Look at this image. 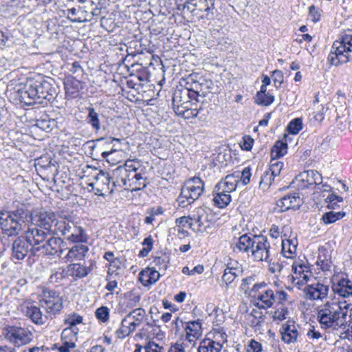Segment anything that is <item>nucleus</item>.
<instances>
[{
    "label": "nucleus",
    "instance_id": "1",
    "mask_svg": "<svg viewBox=\"0 0 352 352\" xmlns=\"http://www.w3.org/2000/svg\"><path fill=\"white\" fill-rule=\"evenodd\" d=\"M30 221L52 235H56V223L60 221V217L57 218L52 211H43L32 216L28 209L23 207L11 211L0 210L1 229L9 237L18 236Z\"/></svg>",
    "mask_w": 352,
    "mask_h": 352
},
{
    "label": "nucleus",
    "instance_id": "2",
    "mask_svg": "<svg viewBox=\"0 0 352 352\" xmlns=\"http://www.w3.org/2000/svg\"><path fill=\"white\" fill-rule=\"evenodd\" d=\"M348 306L340 302H327L318 311V320L324 329H345L347 324Z\"/></svg>",
    "mask_w": 352,
    "mask_h": 352
},
{
    "label": "nucleus",
    "instance_id": "3",
    "mask_svg": "<svg viewBox=\"0 0 352 352\" xmlns=\"http://www.w3.org/2000/svg\"><path fill=\"white\" fill-rule=\"evenodd\" d=\"M327 59L334 66L352 61V34L345 32L335 41Z\"/></svg>",
    "mask_w": 352,
    "mask_h": 352
},
{
    "label": "nucleus",
    "instance_id": "4",
    "mask_svg": "<svg viewBox=\"0 0 352 352\" xmlns=\"http://www.w3.org/2000/svg\"><path fill=\"white\" fill-rule=\"evenodd\" d=\"M56 236H65L72 243H86L88 240L85 230L67 217H60L57 223Z\"/></svg>",
    "mask_w": 352,
    "mask_h": 352
},
{
    "label": "nucleus",
    "instance_id": "5",
    "mask_svg": "<svg viewBox=\"0 0 352 352\" xmlns=\"http://www.w3.org/2000/svg\"><path fill=\"white\" fill-rule=\"evenodd\" d=\"M66 243L60 236H51L45 241L38 247H32V254L33 256H39L40 253L44 255H57L59 258L62 256L63 252L67 250Z\"/></svg>",
    "mask_w": 352,
    "mask_h": 352
},
{
    "label": "nucleus",
    "instance_id": "6",
    "mask_svg": "<svg viewBox=\"0 0 352 352\" xmlns=\"http://www.w3.org/2000/svg\"><path fill=\"white\" fill-rule=\"evenodd\" d=\"M41 86L39 80H29L24 87L17 91V98L21 103L27 106L34 104H42Z\"/></svg>",
    "mask_w": 352,
    "mask_h": 352
},
{
    "label": "nucleus",
    "instance_id": "7",
    "mask_svg": "<svg viewBox=\"0 0 352 352\" xmlns=\"http://www.w3.org/2000/svg\"><path fill=\"white\" fill-rule=\"evenodd\" d=\"M3 336L7 340L16 347L28 344L34 338V335L30 330L17 326H8L5 328Z\"/></svg>",
    "mask_w": 352,
    "mask_h": 352
},
{
    "label": "nucleus",
    "instance_id": "8",
    "mask_svg": "<svg viewBox=\"0 0 352 352\" xmlns=\"http://www.w3.org/2000/svg\"><path fill=\"white\" fill-rule=\"evenodd\" d=\"M40 302L51 318L52 316L58 314L63 307L62 297L57 292L54 290H45Z\"/></svg>",
    "mask_w": 352,
    "mask_h": 352
},
{
    "label": "nucleus",
    "instance_id": "9",
    "mask_svg": "<svg viewBox=\"0 0 352 352\" xmlns=\"http://www.w3.org/2000/svg\"><path fill=\"white\" fill-rule=\"evenodd\" d=\"M214 1L215 0H186L184 3L177 4V9L193 14H195V12L197 10L204 11L206 12V19L211 20L213 12H210V10L214 8Z\"/></svg>",
    "mask_w": 352,
    "mask_h": 352
},
{
    "label": "nucleus",
    "instance_id": "10",
    "mask_svg": "<svg viewBox=\"0 0 352 352\" xmlns=\"http://www.w3.org/2000/svg\"><path fill=\"white\" fill-rule=\"evenodd\" d=\"M254 240L251 253L254 260L270 263L272 259L270 256V244L267 237L263 235H254Z\"/></svg>",
    "mask_w": 352,
    "mask_h": 352
},
{
    "label": "nucleus",
    "instance_id": "11",
    "mask_svg": "<svg viewBox=\"0 0 352 352\" xmlns=\"http://www.w3.org/2000/svg\"><path fill=\"white\" fill-rule=\"evenodd\" d=\"M32 250V244L25 236H18L12 243L11 258L15 263L23 260L26 256L31 258L34 257Z\"/></svg>",
    "mask_w": 352,
    "mask_h": 352
},
{
    "label": "nucleus",
    "instance_id": "12",
    "mask_svg": "<svg viewBox=\"0 0 352 352\" xmlns=\"http://www.w3.org/2000/svg\"><path fill=\"white\" fill-rule=\"evenodd\" d=\"M204 191V182L199 177H193L182 187L180 196L193 202L197 199Z\"/></svg>",
    "mask_w": 352,
    "mask_h": 352
},
{
    "label": "nucleus",
    "instance_id": "13",
    "mask_svg": "<svg viewBox=\"0 0 352 352\" xmlns=\"http://www.w3.org/2000/svg\"><path fill=\"white\" fill-rule=\"evenodd\" d=\"M39 81L43 104L46 105L49 102L55 99L58 92V87L52 78Z\"/></svg>",
    "mask_w": 352,
    "mask_h": 352
},
{
    "label": "nucleus",
    "instance_id": "14",
    "mask_svg": "<svg viewBox=\"0 0 352 352\" xmlns=\"http://www.w3.org/2000/svg\"><path fill=\"white\" fill-rule=\"evenodd\" d=\"M50 234L51 233L45 230L32 224L25 232V237L30 242L32 247H38L40 244H43Z\"/></svg>",
    "mask_w": 352,
    "mask_h": 352
},
{
    "label": "nucleus",
    "instance_id": "15",
    "mask_svg": "<svg viewBox=\"0 0 352 352\" xmlns=\"http://www.w3.org/2000/svg\"><path fill=\"white\" fill-rule=\"evenodd\" d=\"M329 290V286L317 283L316 284L308 285L304 288L303 292L307 298L315 300H322L327 298Z\"/></svg>",
    "mask_w": 352,
    "mask_h": 352
},
{
    "label": "nucleus",
    "instance_id": "16",
    "mask_svg": "<svg viewBox=\"0 0 352 352\" xmlns=\"http://www.w3.org/2000/svg\"><path fill=\"white\" fill-rule=\"evenodd\" d=\"M202 322L197 319L185 322L186 340L194 344L195 341L202 335Z\"/></svg>",
    "mask_w": 352,
    "mask_h": 352
},
{
    "label": "nucleus",
    "instance_id": "17",
    "mask_svg": "<svg viewBox=\"0 0 352 352\" xmlns=\"http://www.w3.org/2000/svg\"><path fill=\"white\" fill-rule=\"evenodd\" d=\"M205 80L199 76L196 78V80L194 81L192 87L190 88V92L187 90H183V95L184 96H188L189 99H195V102H199V97H205L206 91H204Z\"/></svg>",
    "mask_w": 352,
    "mask_h": 352
},
{
    "label": "nucleus",
    "instance_id": "18",
    "mask_svg": "<svg viewBox=\"0 0 352 352\" xmlns=\"http://www.w3.org/2000/svg\"><path fill=\"white\" fill-rule=\"evenodd\" d=\"M96 179V182L95 184L91 183L89 186L94 188V185H96V192L95 193L103 196L104 195L103 192H107L108 189L110 188L111 177L108 173L101 171L98 174Z\"/></svg>",
    "mask_w": 352,
    "mask_h": 352
},
{
    "label": "nucleus",
    "instance_id": "19",
    "mask_svg": "<svg viewBox=\"0 0 352 352\" xmlns=\"http://www.w3.org/2000/svg\"><path fill=\"white\" fill-rule=\"evenodd\" d=\"M300 200L298 192L288 194L277 201V206L280 208L281 212L287 211L290 208L299 206Z\"/></svg>",
    "mask_w": 352,
    "mask_h": 352
},
{
    "label": "nucleus",
    "instance_id": "20",
    "mask_svg": "<svg viewBox=\"0 0 352 352\" xmlns=\"http://www.w3.org/2000/svg\"><path fill=\"white\" fill-rule=\"evenodd\" d=\"M89 252L88 246L83 244H76L71 248L63 258L65 262L81 261L85 258Z\"/></svg>",
    "mask_w": 352,
    "mask_h": 352
},
{
    "label": "nucleus",
    "instance_id": "21",
    "mask_svg": "<svg viewBox=\"0 0 352 352\" xmlns=\"http://www.w3.org/2000/svg\"><path fill=\"white\" fill-rule=\"evenodd\" d=\"M280 333L282 340L286 344L294 343L297 341L298 333L294 321L288 320L283 324Z\"/></svg>",
    "mask_w": 352,
    "mask_h": 352
},
{
    "label": "nucleus",
    "instance_id": "22",
    "mask_svg": "<svg viewBox=\"0 0 352 352\" xmlns=\"http://www.w3.org/2000/svg\"><path fill=\"white\" fill-rule=\"evenodd\" d=\"M256 298L258 300L261 302V304L257 302L256 305V306L260 309L270 308L275 302L274 292L270 288H267L261 291V292L257 294Z\"/></svg>",
    "mask_w": 352,
    "mask_h": 352
},
{
    "label": "nucleus",
    "instance_id": "23",
    "mask_svg": "<svg viewBox=\"0 0 352 352\" xmlns=\"http://www.w3.org/2000/svg\"><path fill=\"white\" fill-rule=\"evenodd\" d=\"M92 271L91 267H87L80 263H71L67 267V274L74 279L86 277Z\"/></svg>",
    "mask_w": 352,
    "mask_h": 352
},
{
    "label": "nucleus",
    "instance_id": "24",
    "mask_svg": "<svg viewBox=\"0 0 352 352\" xmlns=\"http://www.w3.org/2000/svg\"><path fill=\"white\" fill-rule=\"evenodd\" d=\"M25 312L26 316L28 317L33 323L38 325L43 324L48 318L47 315L43 314L38 307L33 305L27 306Z\"/></svg>",
    "mask_w": 352,
    "mask_h": 352
},
{
    "label": "nucleus",
    "instance_id": "25",
    "mask_svg": "<svg viewBox=\"0 0 352 352\" xmlns=\"http://www.w3.org/2000/svg\"><path fill=\"white\" fill-rule=\"evenodd\" d=\"M239 180L235 173L228 175L223 179L220 181L216 186V190H223L228 193L235 190Z\"/></svg>",
    "mask_w": 352,
    "mask_h": 352
},
{
    "label": "nucleus",
    "instance_id": "26",
    "mask_svg": "<svg viewBox=\"0 0 352 352\" xmlns=\"http://www.w3.org/2000/svg\"><path fill=\"white\" fill-rule=\"evenodd\" d=\"M254 235L250 234H244L241 235L234 245H232L233 250L236 248L241 252H251L252 245L254 244Z\"/></svg>",
    "mask_w": 352,
    "mask_h": 352
},
{
    "label": "nucleus",
    "instance_id": "27",
    "mask_svg": "<svg viewBox=\"0 0 352 352\" xmlns=\"http://www.w3.org/2000/svg\"><path fill=\"white\" fill-rule=\"evenodd\" d=\"M87 115L86 116V122L89 124L95 132H98L102 129L101 120L100 119V113L94 107H86Z\"/></svg>",
    "mask_w": 352,
    "mask_h": 352
},
{
    "label": "nucleus",
    "instance_id": "28",
    "mask_svg": "<svg viewBox=\"0 0 352 352\" xmlns=\"http://www.w3.org/2000/svg\"><path fill=\"white\" fill-rule=\"evenodd\" d=\"M146 316V310L144 308L138 307L131 311L124 318H126L127 321L132 324H135V331L136 328L140 326Z\"/></svg>",
    "mask_w": 352,
    "mask_h": 352
},
{
    "label": "nucleus",
    "instance_id": "29",
    "mask_svg": "<svg viewBox=\"0 0 352 352\" xmlns=\"http://www.w3.org/2000/svg\"><path fill=\"white\" fill-rule=\"evenodd\" d=\"M335 293L342 297H349L352 294V283L349 279L342 278L332 287Z\"/></svg>",
    "mask_w": 352,
    "mask_h": 352
},
{
    "label": "nucleus",
    "instance_id": "30",
    "mask_svg": "<svg viewBox=\"0 0 352 352\" xmlns=\"http://www.w3.org/2000/svg\"><path fill=\"white\" fill-rule=\"evenodd\" d=\"M182 92H183V89H178L173 94V104L174 107H177V110H179L181 108H188V105L195 102V99H189L188 96H184Z\"/></svg>",
    "mask_w": 352,
    "mask_h": 352
},
{
    "label": "nucleus",
    "instance_id": "31",
    "mask_svg": "<svg viewBox=\"0 0 352 352\" xmlns=\"http://www.w3.org/2000/svg\"><path fill=\"white\" fill-rule=\"evenodd\" d=\"M35 126L43 131L49 132L56 126V121L50 118L49 115L44 114L36 120Z\"/></svg>",
    "mask_w": 352,
    "mask_h": 352
},
{
    "label": "nucleus",
    "instance_id": "32",
    "mask_svg": "<svg viewBox=\"0 0 352 352\" xmlns=\"http://www.w3.org/2000/svg\"><path fill=\"white\" fill-rule=\"evenodd\" d=\"M318 256L316 261L317 265L320 266L322 271L329 270L331 266V260L330 255L326 249L322 248L318 250Z\"/></svg>",
    "mask_w": 352,
    "mask_h": 352
},
{
    "label": "nucleus",
    "instance_id": "33",
    "mask_svg": "<svg viewBox=\"0 0 352 352\" xmlns=\"http://www.w3.org/2000/svg\"><path fill=\"white\" fill-rule=\"evenodd\" d=\"M135 324L129 323L126 318H123L120 327L116 331V336L118 339H124L134 332Z\"/></svg>",
    "mask_w": 352,
    "mask_h": 352
},
{
    "label": "nucleus",
    "instance_id": "34",
    "mask_svg": "<svg viewBox=\"0 0 352 352\" xmlns=\"http://www.w3.org/2000/svg\"><path fill=\"white\" fill-rule=\"evenodd\" d=\"M298 245L297 239H283L282 240V252L284 256L287 258H292L295 254Z\"/></svg>",
    "mask_w": 352,
    "mask_h": 352
},
{
    "label": "nucleus",
    "instance_id": "35",
    "mask_svg": "<svg viewBox=\"0 0 352 352\" xmlns=\"http://www.w3.org/2000/svg\"><path fill=\"white\" fill-rule=\"evenodd\" d=\"M170 262V257L168 254L162 252L157 253L153 258L151 264L157 267L159 270L166 271Z\"/></svg>",
    "mask_w": 352,
    "mask_h": 352
},
{
    "label": "nucleus",
    "instance_id": "36",
    "mask_svg": "<svg viewBox=\"0 0 352 352\" xmlns=\"http://www.w3.org/2000/svg\"><path fill=\"white\" fill-rule=\"evenodd\" d=\"M222 345L210 339H206L201 342L198 352H220Z\"/></svg>",
    "mask_w": 352,
    "mask_h": 352
},
{
    "label": "nucleus",
    "instance_id": "37",
    "mask_svg": "<svg viewBox=\"0 0 352 352\" xmlns=\"http://www.w3.org/2000/svg\"><path fill=\"white\" fill-rule=\"evenodd\" d=\"M214 192H216V195L214 197L213 200L217 207L223 208L230 203L231 196L230 193L221 190H216L215 188Z\"/></svg>",
    "mask_w": 352,
    "mask_h": 352
},
{
    "label": "nucleus",
    "instance_id": "38",
    "mask_svg": "<svg viewBox=\"0 0 352 352\" xmlns=\"http://www.w3.org/2000/svg\"><path fill=\"white\" fill-rule=\"evenodd\" d=\"M274 101V96L269 93L267 90L260 89L256 95L255 102L261 106H269Z\"/></svg>",
    "mask_w": 352,
    "mask_h": 352
},
{
    "label": "nucleus",
    "instance_id": "39",
    "mask_svg": "<svg viewBox=\"0 0 352 352\" xmlns=\"http://www.w3.org/2000/svg\"><path fill=\"white\" fill-rule=\"evenodd\" d=\"M287 152V144L283 140H278L271 149V156L276 160L284 156Z\"/></svg>",
    "mask_w": 352,
    "mask_h": 352
},
{
    "label": "nucleus",
    "instance_id": "40",
    "mask_svg": "<svg viewBox=\"0 0 352 352\" xmlns=\"http://www.w3.org/2000/svg\"><path fill=\"white\" fill-rule=\"evenodd\" d=\"M345 215L346 212L343 211H330L324 212L322 216L321 220L324 224H331L342 219L344 217H345Z\"/></svg>",
    "mask_w": 352,
    "mask_h": 352
},
{
    "label": "nucleus",
    "instance_id": "41",
    "mask_svg": "<svg viewBox=\"0 0 352 352\" xmlns=\"http://www.w3.org/2000/svg\"><path fill=\"white\" fill-rule=\"evenodd\" d=\"M197 102H195L194 103L190 104L189 106L188 105V108H181L179 110H177V113L179 115H182L184 118L186 119H190L192 118H195L198 116V113L200 110H201V108L197 109V107L193 108V105H196Z\"/></svg>",
    "mask_w": 352,
    "mask_h": 352
},
{
    "label": "nucleus",
    "instance_id": "42",
    "mask_svg": "<svg viewBox=\"0 0 352 352\" xmlns=\"http://www.w3.org/2000/svg\"><path fill=\"white\" fill-rule=\"evenodd\" d=\"M78 331L79 329L78 327H67L62 331L61 340L76 342V341L77 340V335Z\"/></svg>",
    "mask_w": 352,
    "mask_h": 352
},
{
    "label": "nucleus",
    "instance_id": "43",
    "mask_svg": "<svg viewBox=\"0 0 352 352\" xmlns=\"http://www.w3.org/2000/svg\"><path fill=\"white\" fill-rule=\"evenodd\" d=\"M82 321L83 317L74 312L66 316L64 320V324L67 325L68 327H77L76 325L82 323Z\"/></svg>",
    "mask_w": 352,
    "mask_h": 352
},
{
    "label": "nucleus",
    "instance_id": "44",
    "mask_svg": "<svg viewBox=\"0 0 352 352\" xmlns=\"http://www.w3.org/2000/svg\"><path fill=\"white\" fill-rule=\"evenodd\" d=\"M197 77H199V74L192 73L186 77L182 78L179 82L180 85L183 87L182 89L187 90L188 92H190V88L192 87L194 81L196 80Z\"/></svg>",
    "mask_w": 352,
    "mask_h": 352
},
{
    "label": "nucleus",
    "instance_id": "45",
    "mask_svg": "<svg viewBox=\"0 0 352 352\" xmlns=\"http://www.w3.org/2000/svg\"><path fill=\"white\" fill-rule=\"evenodd\" d=\"M95 316L100 322L105 323L109 320V309L107 307L101 306L96 309Z\"/></svg>",
    "mask_w": 352,
    "mask_h": 352
},
{
    "label": "nucleus",
    "instance_id": "46",
    "mask_svg": "<svg viewBox=\"0 0 352 352\" xmlns=\"http://www.w3.org/2000/svg\"><path fill=\"white\" fill-rule=\"evenodd\" d=\"M313 170H308L300 173L296 179L306 183L304 186L308 188L309 186L313 185Z\"/></svg>",
    "mask_w": 352,
    "mask_h": 352
},
{
    "label": "nucleus",
    "instance_id": "47",
    "mask_svg": "<svg viewBox=\"0 0 352 352\" xmlns=\"http://www.w3.org/2000/svg\"><path fill=\"white\" fill-rule=\"evenodd\" d=\"M302 128V122L300 118L292 120L287 125V130L290 134L296 135Z\"/></svg>",
    "mask_w": 352,
    "mask_h": 352
},
{
    "label": "nucleus",
    "instance_id": "48",
    "mask_svg": "<svg viewBox=\"0 0 352 352\" xmlns=\"http://www.w3.org/2000/svg\"><path fill=\"white\" fill-rule=\"evenodd\" d=\"M235 175L237 176L238 180L239 178L243 185H247L250 182V178L252 176L251 173V168L250 166L245 167L242 172H235Z\"/></svg>",
    "mask_w": 352,
    "mask_h": 352
},
{
    "label": "nucleus",
    "instance_id": "49",
    "mask_svg": "<svg viewBox=\"0 0 352 352\" xmlns=\"http://www.w3.org/2000/svg\"><path fill=\"white\" fill-rule=\"evenodd\" d=\"M274 179V177L267 170L262 175L259 182V187L263 190L267 189Z\"/></svg>",
    "mask_w": 352,
    "mask_h": 352
},
{
    "label": "nucleus",
    "instance_id": "50",
    "mask_svg": "<svg viewBox=\"0 0 352 352\" xmlns=\"http://www.w3.org/2000/svg\"><path fill=\"white\" fill-rule=\"evenodd\" d=\"M275 160H273L271 161V164L270 166V168L267 170V171L274 176V177L276 176H278L280 173L281 170L283 167V163L282 162L279 161H274Z\"/></svg>",
    "mask_w": 352,
    "mask_h": 352
},
{
    "label": "nucleus",
    "instance_id": "51",
    "mask_svg": "<svg viewBox=\"0 0 352 352\" xmlns=\"http://www.w3.org/2000/svg\"><path fill=\"white\" fill-rule=\"evenodd\" d=\"M239 271H232L224 270V272L222 276V281L227 286L231 284L234 279L239 276Z\"/></svg>",
    "mask_w": 352,
    "mask_h": 352
},
{
    "label": "nucleus",
    "instance_id": "52",
    "mask_svg": "<svg viewBox=\"0 0 352 352\" xmlns=\"http://www.w3.org/2000/svg\"><path fill=\"white\" fill-rule=\"evenodd\" d=\"M46 28L52 36L55 34L54 36L56 38H58L59 36L63 34V28L59 23H47Z\"/></svg>",
    "mask_w": 352,
    "mask_h": 352
},
{
    "label": "nucleus",
    "instance_id": "53",
    "mask_svg": "<svg viewBox=\"0 0 352 352\" xmlns=\"http://www.w3.org/2000/svg\"><path fill=\"white\" fill-rule=\"evenodd\" d=\"M145 352H165L164 348L154 341H148L144 346Z\"/></svg>",
    "mask_w": 352,
    "mask_h": 352
},
{
    "label": "nucleus",
    "instance_id": "54",
    "mask_svg": "<svg viewBox=\"0 0 352 352\" xmlns=\"http://www.w3.org/2000/svg\"><path fill=\"white\" fill-rule=\"evenodd\" d=\"M145 270L148 271V280H149L150 285L155 283L160 279V274L155 267H148Z\"/></svg>",
    "mask_w": 352,
    "mask_h": 352
},
{
    "label": "nucleus",
    "instance_id": "55",
    "mask_svg": "<svg viewBox=\"0 0 352 352\" xmlns=\"http://www.w3.org/2000/svg\"><path fill=\"white\" fill-rule=\"evenodd\" d=\"M190 217H191V221L195 224L193 231H195V232L201 231V228L204 226V222L202 221L203 215L200 214L199 213V212H197V214H194Z\"/></svg>",
    "mask_w": 352,
    "mask_h": 352
},
{
    "label": "nucleus",
    "instance_id": "56",
    "mask_svg": "<svg viewBox=\"0 0 352 352\" xmlns=\"http://www.w3.org/2000/svg\"><path fill=\"white\" fill-rule=\"evenodd\" d=\"M126 298H127L126 307L132 308V307H135L139 303V302L140 301L141 297L140 295L131 292L127 294Z\"/></svg>",
    "mask_w": 352,
    "mask_h": 352
},
{
    "label": "nucleus",
    "instance_id": "57",
    "mask_svg": "<svg viewBox=\"0 0 352 352\" xmlns=\"http://www.w3.org/2000/svg\"><path fill=\"white\" fill-rule=\"evenodd\" d=\"M175 223H176L177 226H180V227L181 226L184 227L186 225H188L189 226V228L190 229H192V230H193L194 226H195L194 223L191 221L190 216H188V217L183 216L179 218H177L175 220Z\"/></svg>",
    "mask_w": 352,
    "mask_h": 352
},
{
    "label": "nucleus",
    "instance_id": "58",
    "mask_svg": "<svg viewBox=\"0 0 352 352\" xmlns=\"http://www.w3.org/2000/svg\"><path fill=\"white\" fill-rule=\"evenodd\" d=\"M99 26L101 28V30L99 31V33L104 34V36H106V33H112L118 28H120V26L117 25L116 23H100Z\"/></svg>",
    "mask_w": 352,
    "mask_h": 352
},
{
    "label": "nucleus",
    "instance_id": "59",
    "mask_svg": "<svg viewBox=\"0 0 352 352\" xmlns=\"http://www.w3.org/2000/svg\"><path fill=\"white\" fill-rule=\"evenodd\" d=\"M288 314V309L285 307H281L277 309L273 314L274 320L282 321L286 318V316Z\"/></svg>",
    "mask_w": 352,
    "mask_h": 352
},
{
    "label": "nucleus",
    "instance_id": "60",
    "mask_svg": "<svg viewBox=\"0 0 352 352\" xmlns=\"http://www.w3.org/2000/svg\"><path fill=\"white\" fill-rule=\"evenodd\" d=\"M272 78L276 88H279L283 82V74L280 70L276 69L272 72Z\"/></svg>",
    "mask_w": 352,
    "mask_h": 352
},
{
    "label": "nucleus",
    "instance_id": "61",
    "mask_svg": "<svg viewBox=\"0 0 352 352\" xmlns=\"http://www.w3.org/2000/svg\"><path fill=\"white\" fill-rule=\"evenodd\" d=\"M254 144V140L250 135H245L240 142V146L244 151H250Z\"/></svg>",
    "mask_w": 352,
    "mask_h": 352
},
{
    "label": "nucleus",
    "instance_id": "62",
    "mask_svg": "<svg viewBox=\"0 0 352 352\" xmlns=\"http://www.w3.org/2000/svg\"><path fill=\"white\" fill-rule=\"evenodd\" d=\"M267 285L265 282L255 283L252 288L250 289L249 295L256 298L257 294H258L261 291L267 289Z\"/></svg>",
    "mask_w": 352,
    "mask_h": 352
},
{
    "label": "nucleus",
    "instance_id": "63",
    "mask_svg": "<svg viewBox=\"0 0 352 352\" xmlns=\"http://www.w3.org/2000/svg\"><path fill=\"white\" fill-rule=\"evenodd\" d=\"M262 351V344L256 341L251 340L247 347V352H261Z\"/></svg>",
    "mask_w": 352,
    "mask_h": 352
},
{
    "label": "nucleus",
    "instance_id": "64",
    "mask_svg": "<svg viewBox=\"0 0 352 352\" xmlns=\"http://www.w3.org/2000/svg\"><path fill=\"white\" fill-rule=\"evenodd\" d=\"M139 166V161L137 159L127 160L125 162L124 168H126L129 172H136Z\"/></svg>",
    "mask_w": 352,
    "mask_h": 352
}]
</instances>
